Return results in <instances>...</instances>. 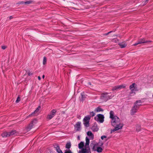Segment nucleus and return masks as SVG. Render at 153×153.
Segmentation results:
<instances>
[{"label":"nucleus","mask_w":153,"mask_h":153,"mask_svg":"<svg viewBox=\"0 0 153 153\" xmlns=\"http://www.w3.org/2000/svg\"><path fill=\"white\" fill-rule=\"evenodd\" d=\"M86 143L85 146L80 150L79 151L78 153H90V149L89 146V140L86 137L85 138Z\"/></svg>","instance_id":"nucleus-1"},{"label":"nucleus","mask_w":153,"mask_h":153,"mask_svg":"<svg viewBox=\"0 0 153 153\" xmlns=\"http://www.w3.org/2000/svg\"><path fill=\"white\" fill-rule=\"evenodd\" d=\"M141 102L140 100L137 101L134 104V105L131 108V114L133 115L135 114L136 113L139 109L140 106L141 105L140 104H137L138 103H140Z\"/></svg>","instance_id":"nucleus-2"},{"label":"nucleus","mask_w":153,"mask_h":153,"mask_svg":"<svg viewBox=\"0 0 153 153\" xmlns=\"http://www.w3.org/2000/svg\"><path fill=\"white\" fill-rule=\"evenodd\" d=\"M110 93H102L100 96V99L102 102H106L109 99H111L113 96L110 94Z\"/></svg>","instance_id":"nucleus-3"},{"label":"nucleus","mask_w":153,"mask_h":153,"mask_svg":"<svg viewBox=\"0 0 153 153\" xmlns=\"http://www.w3.org/2000/svg\"><path fill=\"white\" fill-rule=\"evenodd\" d=\"M120 122V120L119 118L117 116H115L111 119V124L113 126H115L116 125L119 124Z\"/></svg>","instance_id":"nucleus-4"},{"label":"nucleus","mask_w":153,"mask_h":153,"mask_svg":"<svg viewBox=\"0 0 153 153\" xmlns=\"http://www.w3.org/2000/svg\"><path fill=\"white\" fill-rule=\"evenodd\" d=\"M104 117L103 115L99 114L97 116L95 117V119L97 121L100 122V123H102L104 121Z\"/></svg>","instance_id":"nucleus-5"},{"label":"nucleus","mask_w":153,"mask_h":153,"mask_svg":"<svg viewBox=\"0 0 153 153\" xmlns=\"http://www.w3.org/2000/svg\"><path fill=\"white\" fill-rule=\"evenodd\" d=\"M90 119V116H87L85 117L83 120V124L86 127L89 126V122Z\"/></svg>","instance_id":"nucleus-6"},{"label":"nucleus","mask_w":153,"mask_h":153,"mask_svg":"<svg viewBox=\"0 0 153 153\" xmlns=\"http://www.w3.org/2000/svg\"><path fill=\"white\" fill-rule=\"evenodd\" d=\"M123 123H120L117 125H116L115 126H116L112 130H111V133H112L113 132H114L115 131L118 130L120 129H121L123 126Z\"/></svg>","instance_id":"nucleus-7"},{"label":"nucleus","mask_w":153,"mask_h":153,"mask_svg":"<svg viewBox=\"0 0 153 153\" xmlns=\"http://www.w3.org/2000/svg\"><path fill=\"white\" fill-rule=\"evenodd\" d=\"M151 42V41H147L144 38L140 39H139L136 43L134 44L133 45L135 46L139 44L144 43H145Z\"/></svg>","instance_id":"nucleus-8"},{"label":"nucleus","mask_w":153,"mask_h":153,"mask_svg":"<svg viewBox=\"0 0 153 153\" xmlns=\"http://www.w3.org/2000/svg\"><path fill=\"white\" fill-rule=\"evenodd\" d=\"M56 112V111L55 109L52 110L51 111L50 114H48L47 117V118L49 120L51 119L55 115Z\"/></svg>","instance_id":"nucleus-9"},{"label":"nucleus","mask_w":153,"mask_h":153,"mask_svg":"<svg viewBox=\"0 0 153 153\" xmlns=\"http://www.w3.org/2000/svg\"><path fill=\"white\" fill-rule=\"evenodd\" d=\"M134 83L132 84L131 85H130L129 87L130 89L131 90V92L130 93L131 95H134L135 94V90L134 88Z\"/></svg>","instance_id":"nucleus-10"},{"label":"nucleus","mask_w":153,"mask_h":153,"mask_svg":"<svg viewBox=\"0 0 153 153\" xmlns=\"http://www.w3.org/2000/svg\"><path fill=\"white\" fill-rule=\"evenodd\" d=\"M81 122H78L75 124V129L76 131H80L81 129Z\"/></svg>","instance_id":"nucleus-11"},{"label":"nucleus","mask_w":153,"mask_h":153,"mask_svg":"<svg viewBox=\"0 0 153 153\" xmlns=\"http://www.w3.org/2000/svg\"><path fill=\"white\" fill-rule=\"evenodd\" d=\"M41 107L40 106H39L38 108L36 109L33 112H32L30 114L28 117H30L31 116H36V115H34L35 114H36L37 113L40 109Z\"/></svg>","instance_id":"nucleus-12"},{"label":"nucleus","mask_w":153,"mask_h":153,"mask_svg":"<svg viewBox=\"0 0 153 153\" xmlns=\"http://www.w3.org/2000/svg\"><path fill=\"white\" fill-rule=\"evenodd\" d=\"M125 87L126 85H123L115 86L113 87L112 89V90L114 91L118 89H121L122 88H124Z\"/></svg>","instance_id":"nucleus-13"},{"label":"nucleus","mask_w":153,"mask_h":153,"mask_svg":"<svg viewBox=\"0 0 153 153\" xmlns=\"http://www.w3.org/2000/svg\"><path fill=\"white\" fill-rule=\"evenodd\" d=\"M36 120H34L33 121H32L31 123L27 127V128L28 130H30L33 127V123H36Z\"/></svg>","instance_id":"nucleus-14"},{"label":"nucleus","mask_w":153,"mask_h":153,"mask_svg":"<svg viewBox=\"0 0 153 153\" xmlns=\"http://www.w3.org/2000/svg\"><path fill=\"white\" fill-rule=\"evenodd\" d=\"M91 129L93 131H97L99 130L97 124L94 123L91 128Z\"/></svg>","instance_id":"nucleus-15"},{"label":"nucleus","mask_w":153,"mask_h":153,"mask_svg":"<svg viewBox=\"0 0 153 153\" xmlns=\"http://www.w3.org/2000/svg\"><path fill=\"white\" fill-rule=\"evenodd\" d=\"M87 135L89 137L90 140H93L94 139V135L91 131H88L87 132Z\"/></svg>","instance_id":"nucleus-16"},{"label":"nucleus","mask_w":153,"mask_h":153,"mask_svg":"<svg viewBox=\"0 0 153 153\" xmlns=\"http://www.w3.org/2000/svg\"><path fill=\"white\" fill-rule=\"evenodd\" d=\"M119 46L121 48H124L127 46V44L124 42L120 43L118 44Z\"/></svg>","instance_id":"nucleus-17"},{"label":"nucleus","mask_w":153,"mask_h":153,"mask_svg":"<svg viewBox=\"0 0 153 153\" xmlns=\"http://www.w3.org/2000/svg\"><path fill=\"white\" fill-rule=\"evenodd\" d=\"M17 133L16 131L13 130L11 131L10 132H8V134L9 137L13 135L16 134Z\"/></svg>","instance_id":"nucleus-18"},{"label":"nucleus","mask_w":153,"mask_h":153,"mask_svg":"<svg viewBox=\"0 0 153 153\" xmlns=\"http://www.w3.org/2000/svg\"><path fill=\"white\" fill-rule=\"evenodd\" d=\"M81 98L80 99V101H83L86 98V96L84 95V93L82 92L81 94Z\"/></svg>","instance_id":"nucleus-19"},{"label":"nucleus","mask_w":153,"mask_h":153,"mask_svg":"<svg viewBox=\"0 0 153 153\" xmlns=\"http://www.w3.org/2000/svg\"><path fill=\"white\" fill-rule=\"evenodd\" d=\"M117 116H115L114 114V113L113 111H111L110 112V118L112 119L113 118H114L115 117Z\"/></svg>","instance_id":"nucleus-20"},{"label":"nucleus","mask_w":153,"mask_h":153,"mask_svg":"<svg viewBox=\"0 0 153 153\" xmlns=\"http://www.w3.org/2000/svg\"><path fill=\"white\" fill-rule=\"evenodd\" d=\"M1 136L3 137H9L8 132H5L1 134Z\"/></svg>","instance_id":"nucleus-21"},{"label":"nucleus","mask_w":153,"mask_h":153,"mask_svg":"<svg viewBox=\"0 0 153 153\" xmlns=\"http://www.w3.org/2000/svg\"><path fill=\"white\" fill-rule=\"evenodd\" d=\"M103 111V110L102 108H100V107H98L95 109L94 111L96 112H98L100 111Z\"/></svg>","instance_id":"nucleus-22"},{"label":"nucleus","mask_w":153,"mask_h":153,"mask_svg":"<svg viewBox=\"0 0 153 153\" xmlns=\"http://www.w3.org/2000/svg\"><path fill=\"white\" fill-rule=\"evenodd\" d=\"M84 146V143L82 142H80L78 144V147L79 149H82V148H83V147Z\"/></svg>","instance_id":"nucleus-23"},{"label":"nucleus","mask_w":153,"mask_h":153,"mask_svg":"<svg viewBox=\"0 0 153 153\" xmlns=\"http://www.w3.org/2000/svg\"><path fill=\"white\" fill-rule=\"evenodd\" d=\"M57 152L59 153H63L62 150L60 149V147L59 146L57 145L56 147H55Z\"/></svg>","instance_id":"nucleus-24"},{"label":"nucleus","mask_w":153,"mask_h":153,"mask_svg":"<svg viewBox=\"0 0 153 153\" xmlns=\"http://www.w3.org/2000/svg\"><path fill=\"white\" fill-rule=\"evenodd\" d=\"M71 146V143L70 142L67 143L65 147L66 148L68 149L70 148Z\"/></svg>","instance_id":"nucleus-25"},{"label":"nucleus","mask_w":153,"mask_h":153,"mask_svg":"<svg viewBox=\"0 0 153 153\" xmlns=\"http://www.w3.org/2000/svg\"><path fill=\"white\" fill-rule=\"evenodd\" d=\"M33 2V1L30 0V1H26L22 2V4H30L31 3H32Z\"/></svg>","instance_id":"nucleus-26"},{"label":"nucleus","mask_w":153,"mask_h":153,"mask_svg":"<svg viewBox=\"0 0 153 153\" xmlns=\"http://www.w3.org/2000/svg\"><path fill=\"white\" fill-rule=\"evenodd\" d=\"M96 150L98 152H101L102 151V149L100 147H99L97 148V149Z\"/></svg>","instance_id":"nucleus-27"},{"label":"nucleus","mask_w":153,"mask_h":153,"mask_svg":"<svg viewBox=\"0 0 153 153\" xmlns=\"http://www.w3.org/2000/svg\"><path fill=\"white\" fill-rule=\"evenodd\" d=\"M47 62V58L45 56L43 57V64L45 65Z\"/></svg>","instance_id":"nucleus-28"},{"label":"nucleus","mask_w":153,"mask_h":153,"mask_svg":"<svg viewBox=\"0 0 153 153\" xmlns=\"http://www.w3.org/2000/svg\"><path fill=\"white\" fill-rule=\"evenodd\" d=\"M64 153H73L70 149L65 150Z\"/></svg>","instance_id":"nucleus-29"},{"label":"nucleus","mask_w":153,"mask_h":153,"mask_svg":"<svg viewBox=\"0 0 153 153\" xmlns=\"http://www.w3.org/2000/svg\"><path fill=\"white\" fill-rule=\"evenodd\" d=\"M95 113L93 111H92L90 112V117H93L95 115Z\"/></svg>","instance_id":"nucleus-30"},{"label":"nucleus","mask_w":153,"mask_h":153,"mask_svg":"<svg viewBox=\"0 0 153 153\" xmlns=\"http://www.w3.org/2000/svg\"><path fill=\"white\" fill-rule=\"evenodd\" d=\"M20 98L19 97H18L17 99L16 100V102L17 103L19 102L20 101Z\"/></svg>","instance_id":"nucleus-31"},{"label":"nucleus","mask_w":153,"mask_h":153,"mask_svg":"<svg viewBox=\"0 0 153 153\" xmlns=\"http://www.w3.org/2000/svg\"><path fill=\"white\" fill-rule=\"evenodd\" d=\"M140 127L139 126H137V127L136 131H140Z\"/></svg>","instance_id":"nucleus-32"},{"label":"nucleus","mask_w":153,"mask_h":153,"mask_svg":"<svg viewBox=\"0 0 153 153\" xmlns=\"http://www.w3.org/2000/svg\"><path fill=\"white\" fill-rule=\"evenodd\" d=\"M107 137L105 135H103L101 136V138L102 140H103L104 138H106Z\"/></svg>","instance_id":"nucleus-33"},{"label":"nucleus","mask_w":153,"mask_h":153,"mask_svg":"<svg viewBox=\"0 0 153 153\" xmlns=\"http://www.w3.org/2000/svg\"><path fill=\"white\" fill-rule=\"evenodd\" d=\"M7 46H1V48L2 49L4 50L7 48Z\"/></svg>","instance_id":"nucleus-34"},{"label":"nucleus","mask_w":153,"mask_h":153,"mask_svg":"<svg viewBox=\"0 0 153 153\" xmlns=\"http://www.w3.org/2000/svg\"><path fill=\"white\" fill-rule=\"evenodd\" d=\"M27 73H28V75H29V76H30L32 74V73H30V72H28Z\"/></svg>","instance_id":"nucleus-35"},{"label":"nucleus","mask_w":153,"mask_h":153,"mask_svg":"<svg viewBox=\"0 0 153 153\" xmlns=\"http://www.w3.org/2000/svg\"><path fill=\"white\" fill-rule=\"evenodd\" d=\"M77 117L79 119H80L81 118V116L80 115L78 116Z\"/></svg>","instance_id":"nucleus-36"},{"label":"nucleus","mask_w":153,"mask_h":153,"mask_svg":"<svg viewBox=\"0 0 153 153\" xmlns=\"http://www.w3.org/2000/svg\"><path fill=\"white\" fill-rule=\"evenodd\" d=\"M111 31H110L108 32L107 33H106L105 34L106 35H108L109 33H111Z\"/></svg>","instance_id":"nucleus-37"},{"label":"nucleus","mask_w":153,"mask_h":153,"mask_svg":"<svg viewBox=\"0 0 153 153\" xmlns=\"http://www.w3.org/2000/svg\"><path fill=\"white\" fill-rule=\"evenodd\" d=\"M38 79L39 80H40L41 79V77H40V76H38Z\"/></svg>","instance_id":"nucleus-38"},{"label":"nucleus","mask_w":153,"mask_h":153,"mask_svg":"<svg viewBox=\"0 0 153 153\" xmlns=\"http://www.w3.org/2000/svg\"><path fill=\"white\" fill-rule=\"evenodd\" d=\"M13 17L12 16H10V17H9V18L10 19H12L13 18Z\"/></svg>","instance_id":"nucleus-39"},{"label":"nucleus","mask_w":153,"mask_h":153,"mask_svg":"<svg viewBox=\"0 0 153 153\" xmlns=\"http://www.w3.org/2000/svg\"><path fill=\"white\" fill-rule=\"evenodd\" d=\"M88 84L89 85H91V83L90 82H88Z\"/></svg>","instance_id":"nucleus-40"},{"label":"nucleus","mask_w":153,"mask_h":153,"mask_svg":"<svg viewBox=\"0 0 153 153\" xmlns=\"http://www.w3.org/2000/svg\"><path fill=\"white\" fill-rule=\"evenodd\" d=\"M42 78H44V77H45V75H43L42 76Z\"/></svg>","instance_id":"nucleus-41"},{"label":"nucleus","mask_w":153,"mask_h":153,"mask_svg":"<svg viewBox=\"0 0 153 153\" xmlns=\"http://www.w3.org/2000/svg\"><path fill=\"white\" fill-rule=\"evenodd\" d=\"M148 1V0H146V2L147 3Z\"/></svg>","instance_id":"nucleus-42"},{"label":"nucleus","mask_w":153,"mask_h":153,"mask_svg":"<svg viewBox=\"0 0 153 153\" xmlns=\"http://www.w3.org/2000/svg\"><path fill=\"white\" fill-rule=\"evenodd\" d=\"M103 145V143H102L101 145H100V146H102V145Z\"/></svg>","instance_id":"nucleus-43"},{"label":"nucleus","mask_w":153,"mask_h":153,"mask_svg":"<svg viewBox=\"0 0 153 153\" xmlns=\"http://www.w3.org/2000/svg\"><path fill=\"white\" fill-rule=\"evenodd\" d=\"M79 136H78V138H79Z\"/></svg>","instance_id":"nucleus-44"},{"label":"nucleus","mask_w":153,"mask_h":153,"mask_svg":"<svg viewBox=\"0 0 153 153\" xmlns=\"http://www.w3.org/2000/svg\"><path fill=\"white\" fill-rule=\"evenodd\" d=\"M152 97H153V95H152Z\"/></svg>","instance_id":"nucleus-45"}]
</instances>
